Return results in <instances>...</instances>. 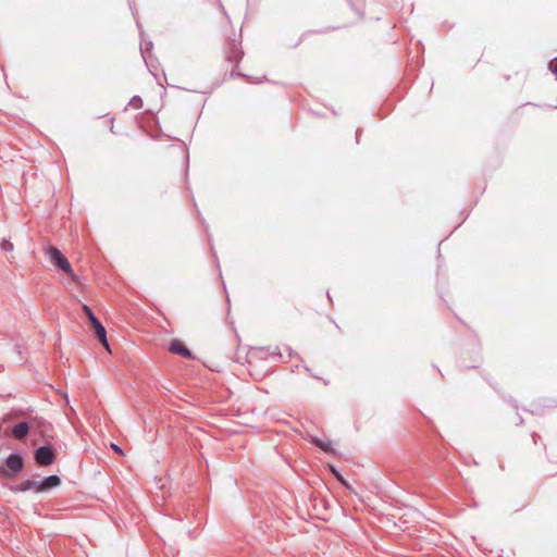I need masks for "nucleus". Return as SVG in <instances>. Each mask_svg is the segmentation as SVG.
Segmentation results:
<instances>
[{
    "mask_svg": "<svg viewBox=\"0 0 557 557\" xmlns=\"http://www.w3.org/2000/svg\"><path fill=\"white\" fill-rule=\"evenodd\" d=\"M273 355L282 356V352L278 347H275V350L272 352Z\"/></svg>",
    "mask_w": 557,
    "mask_h": 557,
    "instance_id": "nucleus-18",
    "label": "nucleus"
},
{
    "mask_svg": "<svg viewBox=\"0 0 557 557\" xmlns=\"http://www.w3.org/2000/svg\"><path fill=\"white\" fill-rule=\"evenodd\" d=\"M169 350L173 354L183 356L187 359H194L191 351L187 347H185L180 341L171 342Z\"/></svg>",
    "mask_w": 557,
    "mask_h": 557,
    "instance_id": "nucleus-6",
    "label": "nucleus"
},
{
    "mask_svg": "<svg viewBox=\"0 0 557 557\" xmlns=\"http://www.w3.org/2000/svg\"><path fill=\"white\" fill-rule=\"evenodd\" d=\"M111 448H112L115 453H117L119 455H123V454H124L123 449H122L119 445H116V444H114V443H111Z\"/></svg>",
    "mask_w": 557,
    "mask_h": 557,
    "instance_id": "nucleus-15",
    "label": "nucleus"
},
{
    "mask_svg": "<svg viewBox=\"0 0 557 557\" xmlns=\"http://www.w3.org/2000/svg\"><path fill=\"white\" fill-rule=\"evenodd\" d=\"M30 490H34L37 493H40L39 481L25 480L22 483L11 487V491L14 493L26 492V491H30Z\"/></svg>",
    "mask_w": 557,
    "mask_h": 557,
    "instance_id": "nucleus-5",
    "label": "nucleus"
},
{
    "mask_svg": "<svg viewBox=\"0 0 557 557\" xmlns=\"http://www.w3.org/2000/svg\"><path fill=\"white\" fill-rule=\"evenodd\" d=\"M34 458L37 465L47 467L54 462L55 453L50 446H40L35 450Z\"/></svg>",
    "mask_w": 557,
    "mask_h": 557,
    "instance_id": "nucleus-2",
    "label": "nucleus"
},
{
    "mask_svg": "<svg viewBox=\"0 0 557 557\" xmlns=\"http://www.w3.org/2000/svg\"><path fill=\"white\" fill-rule=\"evenodd\" d=\"M98 339L101 342V344L103 345V347H104L109 352H111V350H110V346H109V343H108V338H107V331H106V330H104V339H102V338H98Z\"/></svg>",
    "mask_w": 557,
    "mask_h": 557,
    "instance_id": "nucleus-13",
    "label": "nucleus"
},
{
    "mask_svg": "<svg viewBox=\"0 0 557 557\" xmlns=\"http://www.w3.org/2000/svg\"><path fill=\"white\" fill-rule=\"evenodd\" d=\"M331 470H332V472L334 473V475L336 476V479H337L339 482H342L343 484H345V485H346V482L344 481V479H343V476L341 475V473H339V472H337L334 468H332Z\"/></svg>",
    "mask_w": 557,
    "mask_h": 557,
    "instance_id": "nucleus-16",
    "label": "nucleus"
},
{
    "mask_svg": "<svg viewBox=\"0 0 557 557\" xmlns=\"http://www.w3.org/2000/svg\"><path fill=\"white\" fill-rule=\"evenodd\" d=\"M306 370L310 373V375L314 379H317V376L311 372V370L309 369V367H306Z\"/></svg>",
    "mask_w": 557,
    "mask_h": 557,
    "instance_id": "nucleus-19",
    "label": "nucleus"
},
{
    "mask_svg": "<svg viewBox=\"0 0 557 557\" xmlns=\"http://www.w3.org/2000/svg\"><path fill=\"white\" fill-rule=\"evenodd\" d=\"M46 255L50 262L58 269L70 274L72 280H76V275L72 270L71 263L64 257V255L54 246H48L46 248Z\"/></svg>",
    "mask_w": 557,
    "mask_h": 557,
    "instance_id": "nucleus-1",
    "label": "nucleus"
},
{
    "mask_svg": "<svg viewBox=\"0 0 557 557\" xmlns=\"http://www.w3.org/2000/svg\"><path fill=\"white\" fill-rule=\"evenodd\" d=\"M284 350L288 352V357L293 356V350L289 346H284Z\"/></svg>",
    "mask_w": 557,
    "mask_h": 557,
    "instance_id": "nucleus-17",
    "label": "nucleus"
},
{
    "mask_svg": "<svg viewBox=\"0 0 557 557\" xmlns=\"http://www.w3.org/2000/svg\"><path fill=\"white\" fill-rule=\"evenodd\" d=\"M549 67L552 70V72L556 75L557 77V58L553 61H550L549 63Z\"/></svg>",
    "mask_w": 557,
    "mask_h": 557,
    "instance_id": "nucleus-14",
    "label": "nucleus"
},
{
    "mask_svg": "<svg viewBox=\"0 0 557 557\" xmlns=\"http://www.w3.org/2000/svg\"><path fill=\"white\" fill-rule=\"evenodd\" d=\"M311 443L314 444L315 446L320 447L325 453H333L331 441L324 442L322 440L314 437L311 440Z\"/></svg>",
    "mask_w": 557,
    "mask_h": 557,
    "instance_id": "nucleus-9",
    "label": "nucleus"
},
{
    "mask_svg": "<svg viewBox=\"0 0 557 557\" xmlns=\"http://www.w3.org/2000/svg\"><path fill=\"white\" fill-rule=\"evenodd\" d=\"M129 106L136 108V109H140L143 107V100L139 96H134L131 101H129Z\"/></svg>",
    "mask_w": 557,
    "mask_h": 557,
    "instance_id": "nucleus-11",
    "label": "nucleus"
},
{
    "mask_svg": "<svg viewBox=\"0 0 557 557\" xmlns=\"http://www.w3.org/2000/svg\"><path fill=\"white\" fill-rule=\"evenodd\" d=\"M29 431V425L27 422L22 421L16 423L12 429V435L16 440H23Z\"/></svg>",
    "mask_w": 557,
    "mask_h": 557,
    "instance_id": "nucleus-8",
    "label": "nucleus"
},
{
    "mask_svg": "<svg viewBox=\"0 0 557 557\" xmlns=\"http://www.w3.org/2000/svg\"><path fill=\"white\" fill-rule=\"evenodd\" d=\"M98 339L101 342V344L103 345V347H104L109 352H111V350H110V346H109V343H108V338H107V331H106V330H104V339H102V338H98Z\"/></svg>",
    "mask_w": 557,
    "mask_h": 557,
    "instance_id": "nucleus-12",
    "label": "nucleus"
},
{
    "mask_svg": "<svg viewBox=\"0 0 557 557\" xmlns=\"http://www.w3.org/2000/svg\"><path fill=\"white\" fill-rule=\"evenodd\" d=\"M60 484H61V479L55 474H51V475L45 478L42 481H39L40 493L49 491L51 488H55Z\"/></svg>",
    "mask_w": 557,
    "mask_h": 557,
    "instance_id": "nucleus-7",
    "label": "nucleus"
},
{
    "mask_svg": "<svg viewBox=\"0 0 557 557\" xmlns=\"http://www.w3.org/2000/svg\"><path fill=\"white\" fill-rule=\"evenodd\" d=\"M83 311L86 314V317L88 318V320L95 331L96 336L98 338L104 339V330L106 329L102 325V323L100 322V320L95 315L92 310L87 305H83Z\"/></svg>",
    "mask_w": 557,
    "mask_h": 557,
    "instance_id": "nucleus-3",
    "label": "nucleus"
},
{
    "mask_svg": "<svg viewBox=\"0 0 557 557\" xmlns=\"http://www.w3.org/2000/svg\"><path fill=\"white\" fill-rule=\"evenodd\" d=\"M0 248L4 251V252H10L13 250L14 246L13 244L9 240V239H1L0 240Z\"/></svg>",
    "mask_w": 557,
    "mask_h": 557,
    "instance_id": "nucleus-10",
    "label": "nucleus"
},
{
    "mask_svg": "<svg viewBox=\"0 0 557 557\" xmlns=\"http://www.w3.org/2000/svg\"><path fill=\"white\" fill-rule=\"evenodd\" d=\"M7 468L14 474L21 472L24 468V459L20 454H10L5 459Z\"/></svg>",
    "mask_w": 557,
    "mask_h": 557,
    "instance_id": "nucleus-4",
    "label": "nucleus"
}]
</instances>
